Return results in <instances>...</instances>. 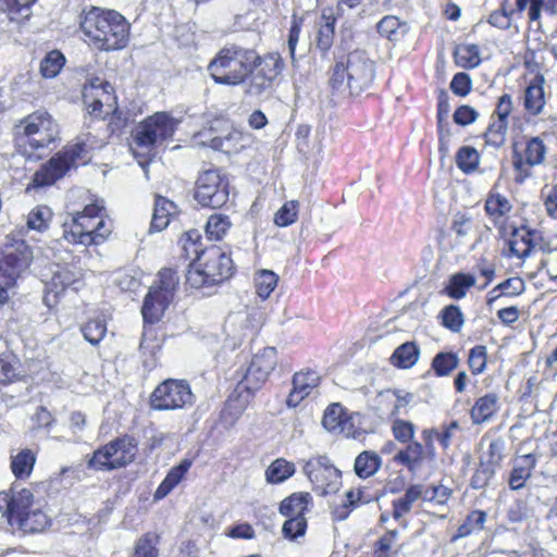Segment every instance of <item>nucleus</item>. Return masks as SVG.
I'll use <instances>...</instances> for the list:
<instances>
[{"instance_id":"c756f323","label":"nucleus","mask_w":557,"mask_h":557,"mask_svg":"<svg viewBox=\"0 0 557 557\" xmlns=\"http://www.w3.org/2000/svg\"><path fill=\"white\" fill-rule=\"evenodd\" d=\"M175 213V203L164 197L158 196L154 200L150 227L158 232L164 230L169 225L171 216Z\"/></svg>"},{"instance_id":"0e129e2a","label":"nucleus","mask_w":557,"mask_h":557,"mask_svg":"<svg viewBox=\"0 0 557 557\" xmlns=\"http://www.w3.org/2000/svg\"><path fill=\"white\" fill-rule=\"evenodd\" d=\"M451 495V491L444 485H434L429 488L423 487L422 499L436 505H445Z\"/></svg>"},{"instance_id":"72a5a7b5","label":"nucleus","mask_w":557,"mask_h":557,"mask_svg":"<svg viewBox=\"0 0 557 557\" xmlns=\"http://www.w3.org/2000/svg\"><path fill=\"white\" fill-rule=\"evenodd\" d=\"M419 356L420 350L418 346L412 342H407L395 349L391 361L398 368L409 369L417 363Z\"/></svg>"},{"instance_id":"0eeeda50","label":"nucleus","mask_w":557,"mask_h":557,"mask_svg":"<svg viewBox=\"0 0 557 557\" xmlns=\"http://www.w3.org/2000/svg\"><path fill=\"white\" fill-rule=\"evenodd\" d=\"M177 285L178 276L172 269H162L159 272L158 280L150 287L141 307L145 323L153 324L161 319L173 300Z\"/></svg>"},{"instance_id":"7c9ffc66","label":"nucleus","mask_w":557,"mask_h":557,"mask_svg":"<svg viewBox=\"0 0 557 557\" xmlns=\"http://www.w3.org/2000/svg\"><path fill=\"white\" fill-rule=\"evenodd\" d=\"M423 485L412 484L410 485L405 494L393 500V517L396 520L405 517L412 509V505L418 499L422 498Z\"/></svg>"},{"instance_id":"a19ab883","label":"nucleus","mask_w":557,"mask_h":557,"mask_svg":"<svg viewBox=\"0 0 557 557\" xmlns=\"http://www.w3.org/2000/svg\"><path fill=\"white\" fill-rule=\"evenodd\" d=\"M486 522V512L482 510H474L468 515L466 521L458 528L457 533L453 540L469 536L472 533L482 531Z\"/></svg>"},{"instance_id":"ea45409f","label":"nucleus","mask_w":557,"mask_h":557,"mask_svg":"<svg viewBox=\"0 0 557 557\" xmlns=\"http://www.w3.org/2000/svg\"><path fill=\"white\" fill-rule=\"evenodd\" d=\"M456 64L463 69H474L481 63L480 50L476 45H460L456 48Z\"/></svg>"},{"instance_id":"cd10ccee","label":"nucleus","mask_w":557,"mask_h":557,"mask_svg":"<svg viewBox=\"0 0 557 557\" xmlns=\"http://www.w3.org/2000/svg\"><path fill=\"white\" fill-rule=\"evenodd\" d=\"M10 515L9 522L15 518L24 515L28 510L35 508L38 504L34 500L33 493L27 488H17L16 485L12 486L10 491Z\"/></svg>"},{"instance_id":"e2e57ef3","label":"nucleus","mask_w":557,"mask_h":557,"mask_svg":"<svg viewBox=\"0 0 557 557\" xmlns=\"http://www.w3.org/2000/svg\"><path fill=\"white\" fill-rule=\"evenodd\" d=\"M307 529L306 518H287L284 522L282 532L286 539L296 540L305 535Z\"/></svg>"},{"instance_id":"f3484780","label":"nucleus","mask_w":557,"mask_h":557,"mask_svg":"<svg viewBox=\"0 0 557 557\" xmlns=\"http://www.w3.org/2000/svg\"><path fill=\"white\" fill-rule=\"evenodd\" d=\"M320 376L315 371L297 372L293 377V389L287 397V406L296 407L311 392L318 387Z\"/></svg>"},{"instance_id":"58836bf2","label":"nucleus","mask_w":557,"mask_h":557,"mask_svg":"<svg viewBox=\"0 0 557 557\" xmlns=\"http://www.w3.org/2000/svg\"><path fill=\"white\" fill-rule=\"evenodd\" d=\"M35 462V454L30 449H23L12 457V472L17 479L27 478L32 473Z\"/></svg>"},{"instance_id":"4c0bfd02","label":"nucleus","mask_w":557,"mask_h":557,"mask_svg":"<svg viewBox=\"0 0 557 557\" xmlns=\"http://www.w3.org/2000/svg\"><path fill=\"white\" fill-rule=\"evenodd\" d=\"M308 494H293L280 505V512L286 518H305L308 506Z\"/></svg>"},{"instance_id":"423d86ee","label":"nucleus","mask_w":557,"mask_h":557,"mask_svg":"<svg viewBox=\"0 0 557 557\" xmlns=\"http://www.w3.org/2000/svg\"><path fill=\"white\" fill-rule=\"evenodd\" d=\"M32 258L33 253L23 240L4 247L0 260V309L15 295L16 280L28 268Z\"/></svg>"},{"instance_id":"c85d7f7f","label":"nucleus","mask_w":557,"mask_h":557,"mask_svg":"<svg viewBox=\"0 0 557 557\" xmlns=\"http://www.w3.org/2000/svg\"><path fill=\"white\" fill-rule=\"evenodd\" d=\"M380 404L388 407V417L395 418L400 414V410L405 408L411 400L412 395L399 389H386L379 394Z\"/></svg>"},{"instance_id":"6e6552de","label":"nucleus","mask_w":557,"mask_h":557,"mask_svg":"<svg viewBox=\"0 0 557 557\" xmlns=\"http://www.w3.org/2000/svg\"><path fill=\"white\" fill-rule=\"evenodd\" d=\"M20 127L27 138L28 146L37 152H45L50 145L60 140L59 125L47 111H36L21 121Z\"/></svg>"},{"instance_id":"09e8293b","label":"nucleus","mask_w":557,"mask_h":557,"mask_svg":"<svg viewBox=\"0 0 557 557\" xmlns=\"http://www.w3.org/2000/svg\"><path fill=\"white\" fill-rule=\"evenodd\" d=\"M480 163L479 152L470 146L461 147L456 154V164L466 174L474 172Z\"/></svg>"},{"instance_id":"2f4dec72","label":"nucleus","mask_w":557,"mask_h":557,"mask_svg":"<svg viewBox=\"0 0 557 557\" xmlns=\"http://www.w3.org/2000/svg\"><path fill=\"white\" fill-rule=\"evenodd\" d=\"M498 397L496 394H486L480 397L471 409V419L474 424L490 420L497 410Z\"/></svg>"},{"instance_id":"4be33fe9","label":"nucleus","mask_w":557,"mask_h":557,"mask_svg":"<svg viewBox=\"0 0 557 557\" xmlns=\"http://www.w3.org/2000/svg\"><path fill=\"white\" fill-rule=\"evenodd\" d=\"M83 276L82 270L73 265L55 264L52 270V276L48 283L49 293L58 296L65 288L78 282Z\"/></svg>"},{"instance_id":"dca6fc26","label":"nucleus","mask_w":557,"mask_h":557,"mask_svg":"<svg viewBox=\"0 0 557 557\" xmlns=\"http://www.w3.org/2000/svg\"><path fill=\"white\" fill-rule=\"evenodd\" d=\"M539 461L536 454L530 453L518 456L512 463V469L508 476V485L512 491H519L525 486L527 481L531 478L532 471Z\"/></svg>"},{"instance_id":"de8ad7c7","label":"nucleus","mask_w":557,"mask_h":557,"mask_svg":"<svg viewBox=\"0 0 557 557\" xmlns=\"http://www.w3.org/2000/svg\"><path fill=\"white\" fill-rule=\"evenodd\" d=\"M112 445H103L94 451L91 457L87 460L88 469L95 471H112L115 468L112 466L113 460L111 459L112 455L110 454V449Z\"/></svg>"},{"instance_id":"7ed1b4c3","label":"nucleus","mask_w":557,"mask_h":557,"mask_svg":"<svg viewBox=\"0 0 557 557\" xmlns=\"http://www.w3.org/2000/svg\"><path fill=\"white\" fill-rule=\"evenodd\" d=\"M258 60L259 55L251 49L225 47L209 63L208 71L215 83L236 86L245 82Z\"/></svg>"},{"instance_id":"473e14b6","label":"nucleus","mask_w":557,"mask_h":557,"mask_svg":"<svg viewBox=\"0 0 557 557\" xmlns=\"http://www.w3.org/2000/svg\"><path fill=\"white\" fill-rule=\"evenodd\" d=\"M37 0H0V10L14 22L27 20L32 14V7Z\"/></svg>"},{"instance_id":"f8f14e48","label":"nucleus","mask_w":557,"mask_h":557,"mask_svg":"<svg viewBox=\"0 0 557 557\" xmlns=\"http://www.w3.org/2000/svg\"><path fill=\"white\" fill-rule=\"evenodd\" d=\"M304 472L313 485V491L320 496L334 494L342 484L339 470L325 456L308 460Z\"/></svg>"},{"instance_id":"49530a36","label":"nucleus","mask_w":557,"mask_h":557,"mask_svg":"<svg viewBox=\"0 0 557 557\" xmlns=\"http://www.w3.org/2000/svg\"><path fill=\"white\" fill-rule=\"evenodd\" d=\"M295 472V466L284 459H276L265 471L267 481L270 483H281L292 476Z\"/></svg>"},{"instance_id":"864d4df0","label":"nucleus","mask_w":557,"mask_h":557,"mask_svg":"<svg viewBox=\"0 0 557 557\" xmlns=\"http://www.w3.org/2000/svg\"><path fill=\"white\" fill-rule=\"evenodd\" d=\"M242 134L239 132H231L225 137H215L211 140V147L225 153L239 151L244 145L240 144Z\"/></svg>"},{"instance_id":"603ef678","label":"nucleus","mask_w":557,"mask_h":557,"mask_svg":"<svg viewBox=\"0 0 557 557\" xmlns=\"http://www.w3.org/2000/svg\"><path fill=\"white\" fill-rule=\"evenodd\" d=\"M458 363L459 359L456 354L440 352L434 357L432 368L438 376H445L455 370Z\"/></svg>"},{"instance_id":"a211bd4d","label":"nucleus","mask_w":557,"mask_h":557,"mask_svg":"<svg viewBox=\"0 0 557 557\" xmlns=\"http://www.w3.org/2000/svg\"><path fill=\"white\" fill-rule=\"evenodd\" d=\"M112 86L99 77L91 78L88 85L84 86V103L90 109V112L98 114L101 111L104 101L110 100Z\"/></svg>"},{"instance_id":"79ce46f5","label":"nucleus","mask_w":557,"mask_h":557,"mask_svg":"<svg viewBox=\"0 0 557 557\" xmlns=\"http://www.w3.org/2000/svg\"><path fill=\"white\" fill-rule=\"evenodd\" d=\"M65 64V58L59 50L48 52L40 62L39 71L45 78H54Z\"/></svg>"},{"instance_id":"2eb2a0df","label":"nucleus","mask_w":557,"mask_h":557,"mask_svg":"<svg viewBox=\"0 0 557 557\" xmlns=\"http://www.w3.org/2000/svg\"><path fill=\"white\" fill-rule=\"evenodd\" d=\"M278 73L280 69L275 59H261L259 57L256 65H252V72H249L247 92L252 96H260L270 90Z\"/></svg>"},{"instance_id":"5701e85b","label":"nucleus","mask_w":557,"mask_h":557,"mask_svg":"<svg viewBox=\"0 0 557 557\" xmlns=\"http://www.w3.org/2000/svg\"><path fill=\"white\" fill-rule=\"evenodd\" d=\"M108 445H112L110 454L115 469L123 468L134 461L137 454V443L131 436H123L111 441Z\"/></svg>"},{"instance_id":"c9c22d12","label":"nucleus","mask_w":557,"mask_h":557,"mask_svg":"<svg viewBox=\"0 0 557 557\" xmlns=\"http://www.w3.org/2000/svg\"><path fill=\"white\" fill-rule=\"evenodd\" d=\"M377 32L391 41H398L407 34L408 25L397 16L387 15L377 23Z\"/></svg>"},{"instance_id":"a18cd8bd","label":"nucleus","mask_w":557,"mask_h":557,"mask_svg":"<svg viewBox=\"0 0 557 557\" xmlns=\"http://www.w3.org/2000/svg\"><path fill=\"white\" fill-rule=\"evenodd\" d=\"M278 276L271 270H260L255 275L257 295L267 299L277 285Z\"/></svg>"},{"instance_id":"13d9d810","label":"nucleus","mask_w":557,"mask_h":557,"mask_svg":"<svg viewBox=\"0 0 557 557\" xmlns=\"http://www.w3.org/2000/svg\"><path fill=\"white\" fill-rule=\"evenodd\" d=\"M442 324L453 331L459 332L463 325V313L460 308L456 305L446 306L441 311Z\"/></svg>"},{"instance_id":"6ab92c4d","label":"nucleus","mask_w":557,"mask_h":557,"mask_svg":"<svg viewBox=\"0 0 557 557\" xmlns=\"http://www.w3.org/2000/svg\"><path fill=\"white\" fill-rule=\"evenodd\" d=\"M547 147L540 137H532L527 140L524 158L520 154L513 157V168L519 172H525L524 166L541 165L545 161Z\"/></svg>"},{"instance_id":"393cba45","label":"nucleus","mask_w":557,"mask_h":557,"mask_svg":"<svg viewBox=\"0 0 557 557\" xmlns=\"http://www.w3.org/2000/svg\"><path fill=\"white\" fill-rule=\"evenodd\" d=\"M191 465L190 459H183L177 466L173 467L156 490L153 499L158 502L165 498L182 482Z\"/></svg>"},{"instance_id":"bf43d9fd","label":"nucleus","mask_w":557,"mask_h":557,"mask_svg":"<svg viewBox=\"0 0 557 557\" xmlns=\"http://www.w3.org/2000/svg\"><path fill=\"white\" fill-rule=\"evenodd\" d=\"M298 215V202L290 200L285 202L275 213L274 223L277 226L285 227L293 224Z\"/></svg>"},{"instance_id":"412c9836","label":"nucleus","mask_w":557,"mask_h":557,"mask_svg":"<svg viewBox=\"0 0 557 557\" xmlns=\"http://www.w3.org/2000/svg\"><path fill=\"white\" fill-rule=\"evenodd\" d=\"M9 523L12 528L24 533H35L44 531L50 524V519L40 506L37 505Z\"/></svg>"},{"instance_id":"20e7f679","label":"nucleus","mask_w":557,"mask_h":557,"mask_svg":"<svg viewBox=\"0 0 557 557\" xmlns=\"http://www.w3.org/2000/svg\"><path fill=\"white\" fill-rule=\"evenodd\" d=\"M104 207L99 202L87 205L83 211L64 223L63 237L70 243L84 246L100 245L111 234V225L104 220Z\"/></svg>"},{"instance_id":"37998d69","label":"nucleus","mask_w":557,"mask_h":557,"mask_svg":"<svg viewBox=\"0 0 557 557\" xmlns=\"http://www.w3.org/2000/svg\"><path fill=\"white\" fill-rule=\"evenodd\" d=\"M81 331L84 338L91 345H98L107 334V322L103 318L97 317L85 323Z\"/></svg>"},{"instance_id":"9b49d317","label":"nucleus","mask_w":557,"mask_h":557,"mask_svg":"<svg viewBox=\"0 0 557 557\" xmlns=\"http://www.w3.org/2000/svg\"><path fill=\"white\" fill-rule=\"evenodd\" d=\"M195 396L186 381L169 379L160 383L151 394L150 406L154 410H177L191 406Z\"/></svg>"},{"instance_id":"39448f33","label":"nucleus","mask_w":557,"mask_h":557,"mask_svg":"<svg viewBox=\"0 0 557 557\" xmlns=\"http://www.w3.org/2000/svg\"><path fill=\"white\" fill-rule=\"evenodd\" d=\"M374 79V63L361 50L350 52L346 61L336 62L332 70L333 87H341L345 81L351 95L367 89Z\"/></svg>"},{"instance_id":"774afa93","label":"nucleus","mask_w":557,"mask_h":557,"mask_svg":"<svg viewBox=\"0 0 557 557\" xmlns=\"http://www.w3.org/2000/svg\"><path fill=\"white\" fill-rule=\"evenodd\" d=\"M524 290V282L520 277H510L505 280L504 282L496 285L492 290L491 294L496 292H502L504 296H518L522 294Z\"/></svg>"},{"instance_id":"8fccbe9b","label":"nucleus","mask_w":557,"mask_h":557,"mask_svg":"<svg viewBox=\"0 0 557 557\" xmlns=\"http://www.w3.org/2000/svg\"><path fill=\"white\" fill-rule=\"evenodd\" d=\"M511 208L509 200L500 194H490L485 200V211L494 221L509 213Z\"/></svg>"},{"instance_id":"f704fd0d","label":"nucleus","mask_w":557,"mask_h":557,"mask_svg":"<svg viewBox=\"0 0 557 557\" xmlns=\"http://www.w3.org/2000/svg\"><path fill=\"white\" fill-rule=\"evenodd\" d=\"M475 282L474 275L458 272L450 276L445 292L450 298L458 300L466 297L468 289L474 286Z\"/></svg>"},{"instance_id":"aec40b11","label":"nucleus","mask_w":557,"mask_h":557,"mask_svg":"<svg viewBox=\"0 0 557 557\" xmlns=\"http://www.w3.org/2000/svg\"><path fill=\"white\" fill-rule=\"evenodd\" d=\"M546 81L543 74H536L524 90L523 106L532 115H539L545 107L544 85Z\"/></svg>"},{"instance_id":"a878e982","label":"nucleus","mask_w":557,"mask_h":557,"mask_svg":"<svg viewBox=\"0 0 557 557\" xmlns=\"http://www.w3.org/2000/svg\"><path fill=\"white\" fill-rule=\"evenodd\" d=\"M323 426L333 433H345L349 435L351 422L341 404H332L324 411L322 419Z\"/></svg>"},{"instance_id":"4468645a","label":"nucleus","mask_w":557,"mask_h":557,"mask_svg":"<svg viewBox=\"0 0 557 557\" xmlns=\"http://www.w3.org/2000/svg\"><path fill=\"white\" fill-rule=\"evenodd\" d=\"M213 286L230 278L233 274V261L228 255L218 247H212L202 252L198 258Z\"/></svg>"},{"instance_id":"bb28decb","label":"nucleus","mask_w":557,"mask_h":557,"mask_svg":"<svg viewBox=\"0 0 557 557\" xmlns=\"http://www.w3.org/2000/svg\"><path fill=\"white\" fill-rule=\"evenodd\" d=\"M428 451L419 442H411L405 449L399 450L394 460L405 466L409 472L417 474L426 457Z\"/></svg>"},{"instance_id":"9d476101","label":"nucleus","mask_w":557,"mask_h":557,"mask_svg":"<svg viewBox=\"0 0 557 557\" xmlns=\"http://www.w3.org/2000/svg\"><path fill=\"white\" fill-rule=\"evenodd\" d=\"M230 196L227 176L219 169L202 171L196 181L195 199L202 207L221 208Z\"/></svg>"},{"instance_id":"6e6d98bb","label":"nucleus","mask_w":557,"mask_h":557,"mask_svg":"<svg viewBox=\"0 0 557 557\" xmlns=\"http://www.w3.org/2000/svg\"><path fill=\"white\" fill-rule=\"evenodd\" d=\"M18 360L11 352L0 355V383L7 384L17 377Z\"/></svg>"},{"instance_id":"e433bc0d","label":"nucleus","mask_w":557,"mask_h":557,"mask_svg":"<svg viewBox=\"0 0 557 557\" xmlns=\"http://www.w3.org/2000/svg\"><path fill=\"white\" fill-rule=\"evenodd\" d=\"M382 463L381 457L374 453L364 450L355 460V472L359 478H369L377 472Z\"/></svg>"},{"instance_id":"f03ea898","label":"nucleus","mask_w":557,"mask_h":557,"mask_svg":"<svg viewBox=\"0 0 557 557\" xmlns=\"http://www.w3.org/2000/svg\"><path fill=\"white\" fill-rule=\"evenodd\" d=\"M90 138V134L82 135L76 138L74 144L66 145L51 157L34 174L33 185L35 187L50 186L64 177L71 169L86 164L90 160L89 149L94 144Z\"/></svg>"},{"instance_id":"052dcab7","label":"nucleus","mask_w":557,"mask_h":557,"mask_svg":"<svg viewBox=\"0 0 557 557\" xmlns=\"http://www.w3.org/2000/svg\"><path fill=\"white\" fill-rule=\"evenodd\" d=\"M505 447V441L502 438L491 441L488 448L484 454V460L481 462H484L486 466H492L493 469L496 470L504 459Z\"/></svg>"},{"instance_id":"c03bdc74","label":"nucleus","mask_w":557,"mask_h":557,"mask_svg":"<svg viewBox=\"0 0 557 557\" xmlns=\"http://www.w3.org/2000/svg\"><path fill=\"white\" fill-rule=\"evenodd\" d=\"M51 218L52 212L48 207L36 206L26 216L27 228L44 232L48 228Z\"/></svg>"},{"instance_id":"680f3d73","label":"nucleus","mask_w":557,"mask_h":557,"mask_svg":"<svg viewBox=\"0 0 557 557\" xmlns=\"http://www.w3.org/2000/svg\"><path fill=\"white\" fill-rule=\"evenodd\" d=\"M392 432L398 442L409 443L414 436L416 426L410 421L394 419Z\"/></svg>"},{"instance_id":"ddd939ff","label":"nucleus","mask_w":557,"mask_h":557,"mask_svg":"<svg viewBox=\"0 0 557 557\" xmlns=\"http://www.w3.org/2000/svg\"><path fill=\"white\" fill-rule=\"evenodd\" d=\"M277 363L274 347H265L256 354L246 369L239 386L248 392L257 391L267 381Z\"/></svg>"},{"instance_id":"f257e3e1","label":"nucleus","mask_w":557,"mask_h":557,"mask_svg":"<svg viewBox=\"0 0 557 557\" xmlns=\"http://www.w3.org/2000/svg\"><path fill=\"white\" fill-rule=\"evenodd\" d=\"M81 28L89 41L103 51L123 49L129 39L128 22L114 10L92 7L82 15Z\"/></svg>"},{"instance_id":"69168bd1","label":"nucleus","mask_w":557,"mask_h":557,"mask_svg":"<svg viewBox=\"0 0 557 557\" xmlns=\"http://www.w3.org/2000/svg\"><path fill=\"white\" fill-rule=\"evenodd\" d=\"M468 364L473 374L483 372L486 366V347L478 345L471 348Z\"/></svg>"},{"instance_id":"1a4fd4ad","label":"nucleus","mask_w":557,"mask_h":557,"mask_svg":"<svg viewBox=\"0 0 557 557\" xmlns=\"http://www.w3.org/2000/svg\"><path fill=\"white\" fill-rule=\"evenodd\" d=\"M178 120L166 112H157L139 124L135 132L134 141L143 154H150L156 145L173 136Z\"/></svg>"},{"instance_id":"5fc2aeb1","label":"nucleus","mask_w":557,"mask_h":557,"mask_svg":"<svg viewBox=\"0 0 557 557\" xmlns=\"http://www.w3.org/2000/svg\"><path fill=\"white\" fill-rule=\"evenodd\" d=\"M231 226L228 216L223 214H212L206 224L207 235L211 239H221Z\"/></svg>"},{"instance_id":"338daca9","label":"nucleus","mask_w":557,"mask_h":557,"mask_svg":"<svg viewBox=\"0 0 557 557\" xmlns=\"http://www.w3.org/2000/svg\"><path fill=\"white\" fill-rule=\"evenodd\" d=\"M302 23L304 17L298 16L296 13H294L292 16L290 27L287 37V48L289 55L293 60H295L296 47L299 41Z\"/></svg>"},{"instance_id":"b1692460","label":"nucleus","mask_w":557,"mask_h":557,"mask_svg":"<svg viewBox=\"0 0 557 557\" xmlns=\"http://www.w3.org/2000/svg\"><path fill=\"white\" fill-rule=\"evenodd\" d=\"M537 232L527 226L513 227L509 239L510 253L524 259L530 256L534 248V238Z\"/></svg>"},{"instance_id":"4d7b16f0","label":"nucleus","mask_w":557,"mask_h":557,"mask_svg":"<svg viewBox=\"0 0 557 557\" xmlns=\"http://www.w3.org/2000/svg\"><path fill=\"white\" fill-rule=\"evenodd\" d=\"M186 284L191 288H202L213 286L202 268V262L197 260L193 262L186 272Z\"/></svg>"},{"instance_id":"3c124183","label":"nucleus","mask_w":557,"mask_h":557,"mask_svg":"<svg viewBox=\"0 0 557 557\" xmlns=\"http://www.w3.org/2000/svg\"><path fill=\"white\" fill-rule=\"evenodd\" d=\"M507 131L508 121H502L494 117L484 134L485 143L495 148H499L506 140Z\"/></svg>"}]
</instances>
